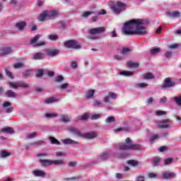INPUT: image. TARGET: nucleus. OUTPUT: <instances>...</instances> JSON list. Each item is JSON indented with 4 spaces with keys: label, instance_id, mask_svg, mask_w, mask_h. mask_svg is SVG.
<instances>
[{
    "label": "nucleus",
    "instance_id": "39448f33",
    "mask_svg": "<svg viewBox=\"0 0 181 181\" xmlns=\"http://www.w3.org/2000/svg\"><path fill=\"white\" fill-rule=\"evenodd\" d=\"M125 6H127L125 3L117 1L116 4H113L110 6V9L112 11V12H114V13L118 15L125 9Z\"/></svg>",
    "mask_w": 181,
    "mask_h": 181
},
{
    "label": "nucleus",
    "instance_id": "a19ab883",
    "mask_svg": "<svg viewBox=\"0 0 181 181\" xmlns=\"http://www.w3.org/2000/svg\"><path fill=\"white\" fill-rule=\"evenodd\" d=\"M49 140L51 141V144L52 145H61V143L54 137H49Z\"/></svg>",
    "mask_w": 181,
    "mask_h": 181
},
{
    "label": "nucleus",
    "instance_id": "6ab92c4d",
    "mask_svg": "<svg viewBox=\"0 0 181 181\" xmlns=\"http://www.w3.org/2000/svg\"><path fill=\"white\" fill-rule=\"evenodd\" d=\"M64 145H76L78 144L76 141L72 140L71 139H64L62 140Z\"/></svg>",
    "mask_w": 181,
    "mask_h": 181
},
{
    "label": "nucleus",
    "instance_id": "cd10ccee",
    "mask_svg": "<svg viewBox=\"0 0 181 181\" xmlns=\"http://www.w3.org/2000/svg\"><path fill=\"white\" fill-rule=\"evenodd\" d=\"M46 18H48L47 11H42V13L41 14H40V16H38V20L40 21V22H43V21H45V19H46Z\"/></svg>",
    "mask_w": 181,
    "mask_h": 181
},
{
    "label": "nucleus",
    "instance_id": "4be33fe9",
    "mask_svg": "<svg viewBox=\"0 0 181 181\" xmlns=\"http://www.w3.org/2000/svg\"><path fill=\"white\" fill-rule=\"evenodd\" d=\"M34 176L37 177H45L46 176V173H45V171H42V170H34L33 172Z\"/></svg>",
    "mask_w": 181,
    "mask_h": 181
},
{
    "label": "nucleus",
    "instance_id": "37998d69",
    "mask_svg": "<svg viewBox=\"0 0 181 181\" xmlns=\"http://www.w3.org/2000/svg\"><path fill=\"white\" fill-rule=\"evenodd\" d=\"M93 13H94V12H93V11H85L81 15V17L84 18L85 19H87V18H88V16H90V15H93Z\"/></svg>",
    "mask_w": 181,
    "mask_h": 181
},
{
    "label": "nucleus",
    "instance_id": "58836bf2",
    "mask_svg": "<svg viewBox=\"0 0 181 181\" xmlns=\"http://www.w3.org/2000/svg\"><path fill=\"white\" fill-rule=\"evenodd\" d=\"M11 153L6 151H1L0 153L1 158H8V156H11Z\"/></svg>",
    "mask_w": 181,
    "mask_h": 181
},
{
    "label": "nucleus",
    "instance_id": "5701e85b",
    "mask_svg": "<svg viewBox=\"0 0 181 181\" xmlns=\"http://www.w3.org/2000/svg\"><path fill=\"white\" fill-rule=\"evenodd\" d=\"M42 166L46 167V166H52L53 165V160H40Z\"/></svg>",
    "mask_w": 181,
    "mask_h": 181
},
{
    "label": "nucleus",
    "instance_id": "c85d7f7f",
    "mask_svg": "<svg viewBox=\"0 0 181 181\" xmlns=\"http://www.w3.org/2000/svg\"><path fill=\"white\" fill-rule=\"evenodd\" d=\"M128 67H130L131 69H136L139 67V64L138 62H134L132 61H129L127 62Z\"/></svg>",
    "mask_w": 181,
    "mask_h": 181
},
{
    "label": "nucleus",
    "instance_id": "aec40b11",
    "mask_svg": "<svg viewBox=\"0 0 181 181\" xmlns=\"http://www.w3.org/2000/svg\"><path fill=\"white\" fill-rule=\"evenodd\" d=\"M94 94H95V90L94 89H90L88 91H86L85 95L86 100H89V98H93L94 97Z\"/></svg>",
    "mask_w": 181,
    "mask_h": 181
},
{
    "label": "nucleus",
    "instance_id": "9b49d317",
    "mask_svg": "<svg viewBox=\"0 0 181 181\" xmlns=\"http://www.w3.org/2000/svg\"><path fill=\"white\" fill-rule=\"evenodd\" d=\"M97 136H98V134L95 132H86L82 134V138H85V139H94Z\"/></svg>",
    "mask_w": 181,
    "mask_h": 181
},
{
    "label": "nucleus",
    "instance_id": "20e7f679",
    "mask_svg": "<svg viewBox=\"0 0 181 181\" xmlns=\"http://www.w3.org/2000/svg\"><path fill=\"white\" fill-rule=\"evenodd\" d=\"M104 32H105V28L104 27L90 28L88 30V33H89L88 39H90V40H98L100 37L97 35H100V33H104Z\"/></svg>",
    "mask_w": 181,
    "mask_h": 181
},
{
    "label": "nucleus",
    "instance_id": "bf43d9fd",
    "mask_svg": "<svg viewBox=\"0 0 181 181\" xmlns=\"http://www.w3.org/2000/svg\"><path fill=\"white\" fill-rule=\"evenodd\" d=\"M45 71L43 69H39L37 72L36 77H42Z\"/></svg>",
    "mask_w": 181,
    "mask_h": 181
},
{
    "label": "nucleus",
    "instance_id": "393cba45",
    "mask_svg": "<svg viewBox=\"0 0 181 181\" xmlns=\"http://www.w3.org/2000/svg\"><path fill=\"white\" fill-rule=\"evenodd\" d=\"M143 78L144 80H154L155 75L151 72H147L143 75Z\"/></svg>",
    "mask_w": 181,
    "mask_h": 181
},
{
    "label": "nucleus",
    "instance_id": "680f3d73",
    "mask_svg": "<svg viewBox=\"0 0 181 181\" xmlns=\"http://www.w3.org/2000/svg\"><path fill=\"white\" fill-rule=\"evenodd\" d=\"M58 27L61 29H64L66 28V23H64L62 21H60L59 23H58Z\"/></svg>",
    "mask_w": 181,
    "mask_h": 181
},
{
    "label": "nucleus",
    "instance_id": "f03ea898",
    "mask_svg": "<svg viewBox=\"0 0 181 181\" xmlns=\"http://www.w3.org/2000/svg\"><path fill=\"white\" fill-rule=\"evenodd\" d=\"M126 144H119V146H116L115 152L118 151H139L141 149V145L134 144V142L129 137L125 140Z\"/></svg>",
    "mask_w": 181,
    "mask_h": 181
},
{
    "label": "nucleus",
    "instance_id": "7c9ffc66",
    "mask_svg": "<svg viewBox=\"0 0 181 181\" xmlns=\"http://www.w3.org/2000/svg\"><path fill=\"white\" fill-rule=\"evenodd\" d=\"M132 52V49L124 47L122 48L121 51V54H123V56H127V54H130V53Z\"/></svg>",
    "mask_w": 181,
    "mask_h": 181
},
{
    "label": "nucleus",
    "instance_id": "bb28decb",
    "mask_svg": "<svg viewBox=\"0 0 181 181\" xmlns=\"http://www.w3.org/2000/svg\"><path fill=\"white\" fill-rule=\"evenodd\" d=\"M90 118V114L88 113H85L83 115L78 116L76 117V121H86Z\"/></svg>",
    "mask_w": 181,
    "mask_h": 181
},
{
    "label": "nucleus",
    "instance_id": "4d7b16f0",
    "mask_svg": "<svg viewBox=\"0 0 181 181\" xmlns=\"http://www.w3.org/2000/svg\"><path fill=\"white\" fill-rule=\"evenodd\" d=\"M64 80V77H63V76H58L56 78H55V81L57 83H60V81H63Z\"/></svg>",
    "mask_w": 181,
    "mask_h": 181
},
{
    "label": "nucleus",
    "instance_id": "2eb2a0df",
    "mask_svg": "<svg viewBox=\"0 0 181 181\" xmlns=\"http://www.w3.org/2000/svg\"><path fill=\"white\" fill-rule=\"evenodd\" d=\"M162 176L163 179L168 180V179L176 177V173H169V171H165L163 173Z\"/></svg>",
    "mask_w": 181,
    "mask_h": 181
},
{
    "label": "nucleus",
    "instance_id": "c756f323",
    "mask_svg": "<svg viewBox=\"0 0 181 181\" xmlns=\"http://www.w3.org/2000/svg\"><path fill=\"white\" fill-rule=\"evenodd\" d=\"M33 74L32 69H27L23 72V78H28V77H30Z\"/></svg>",
    "mask_w": 181,
    "mask_h": 181
},
{
    "label": "nucleus",
    "instance_id": "f704fd0d",
    "mask_svg": "<svg viewBox=\"0 0 181 181\" xmlns=\"http://www.w3.org/2000/svg\"><path fill=\"white\" fill-rule=\"evenodd\" d=\"M158 53H160V48H153L150 50V54H152V56H155V54H158Z\"/></svg>",
    "mask_w": 181,
    "mask_h": 181
},
{
    "label": "nucleus",
    "instance_id": "1a4fd4ad",
    "mask_svg": "<svg viewBox=\"0 0 181 181\" xmlns=\"http://www.w3.org/2000/svg\"><path fill=\"white\" fill-rule=\"evenodd\" d=\"M64 46H66V47H69V49H81V46L78 45V42L74 40L65 42Z\"/></svg>",
    "mask_w": 181,
    "mask_h": 181
},
{
    "label": "nucleus",
    "instance_id": "ddd939ff",
    "mask_svg": "<svg viewBox=\"0 0 181 181\" xmlns=\"http://www.w3.org/2000/svg\"><path fill=\"white\" fill-rule=\"evenodd\" d=\"M68 131L71 132V134H73L74 135H76V136H79L80 138H83V133L80 131V129L76 128V127H69L68 129Z\"/></svg>",
    "mask_w": 181,
    "mask_h": 181
},
{
    "label": "nucleus",
    "instance_id": "a18cd8bd",
    "mask_svg": "<svg viewBox=\"0 0 181 181\" xmlns=\"http://www.w3.org/2000/svg\"><path fill=\"white\" fill-rule=\"evenodd\" d=\"M135 87H136V88H145V87H148V84L146 83H136V84L135 85Z\"/></svg>",
    "mask_w": 181,
    "mask_h": 181
},
{
    "label": "nucleus",
    "instance_id": "6e6552de",
    "mask_svg": "<svg viewBox=\"0 0 181 181\" xmlns=\"http://www.w3.org/2000/svg\"><path fill=\"white\" fill-rule=\"evenodd\" d=\"M175 81H172V78L170 77L165 78L164 79L163 83L161 85L162 90H165V88H170L172 87H175Z\"/></svg>",
    "mask_w": 181,
    "mask_h": 181
},
{
    "label": "nucleus",
    "instance_id": "72a5a7b5",
    "mask_svg": "<svg viewBox=\"0 0 181 181\" xmlns=\"http://www.w3.org/2000/svg\"><path fill=\"white\" fill-rule=\"evenodd\" d=\"M115 132H121V131H123L124 132H129L131 131V128L129 127H119L116 129Z\"/></svg>",
    "mask_w": 181,
    "mask_h": 181
},
{
    "label": "nucleus",
    "instance_id": "8fccbe9b",
    "mask_svg": "<svg viewBox=\"0 0 181 181\" xmlns=\"http://www.w3.org/2000/svg\"><path fill=\"white\" fill-rule=\"evenodd\" d=\"M99 118H101V114H95L90 117V119L92 120L98 119Z\"/></svg>",
    "mask_w": 181,
    "mask_h": 181
},
{
    "label": "nucleus",
    "instance_id": "f257e3e1",
    "mask_svg": "<svg viewBox=\"0 0 181 181\" xmlns=\"http://www.w3.org/2000/svg\"><path fill=\"white\" fill-rule=\"evenodd\" d=\"M143 25V20L132 19L124 23L122 31L124 35L144 36V35H146V28L144 27Z\"/></svg>",
    "mask_w": 181,
    "mask_h": 181
},
{
    "label": "nucleus",
    "instance_id": "ea45409f",
    "mask_svg": "<svg viewBox=\"0 0 181 181\" xmlns=\"http://www.w3.org/2000/svg\"><path fill=\"white\" fill-rule=\"evenodd\" d=\"M127 163L128 165H131V166H133V167L138 166V165H139V162L135 160H127Z\"/></svg>",
    "mask_w": 181,
    "mask_h": 181
},
{
    "label": "nucleus",
    "instance_id": "de8ad7c7",
    "mask_svg": "<svg viewBox=\"0 0 181 181\" xmlns=\"http://www.w3.org/2000/svg\"><path fill=\"white\" fill-rule=\"evenodd\" d=\"M24 66L25 64L23 62H18L14 64L13 67L14 69H22Z\"/></svg>",
    "mask_w": 181,
    "mask_h": 181
},
{
    "label": "nucleus",
    "instance_id": "0e129e2a",
    "mask_svg": "<svg viewBox=\"0 0 181 181\" xmlns=\"http://www.w3.org/2000/svg\"><path fill=\"white\" fill-rule=\"evenodd\" d=\"M101 105V101L95 100L93 107H100Z\"/></svg>",
    "mask_w": 181,
    "mask_h": 181
},
{
    "label": "nucleus",
    "instance_id": "c9c22d12",
    "mask_svg": "<svg viewBox=\"0 0 181 181\" xmlns=\"http://www.w3.org/2000/svg\"><path fill=\"white\" fill-rule=\"evenodd\" d=\"M52 165H54L55 166H62V165H64V161H63V160H52Z\"/></svg>",
    "mask_w": 181,
    "mask_h": 181
},
{
    "label": "nucleus",
    "instance_id": "338daca9",
    "mask_svg": "<svg viewBox=\"0 0 181 181\" xmlns=\"http://www.w3.org/2000/svg\"><path fill=\"white\" fill-rule=\"evenodd\" d=\"M136 181H145V177L144 176H139L136 178Z\"/></svg>",
    "mask_w": 181,
    "mask_h": 181
},
{
    "label": "nucleus",
    "instance_id": "b1692460",
    "mask_svg": "<svg viewBox=\"0 0 181 181\" xmlns=\"http://www.w3.org/2000/svg\"><path fill=\"white\" fill-rule=\"evenodd\" d=\"M1 52L2 54H9L12 53V48L11 47H3L1 49Z\"/></svg>",
    "mask_w": 181,
    "mask_h": 181
},
{
    "label": "nucleus",
    "instance_id": "473e14b6",
    "mask_svg": "<svg viewBox=\"0 0 181 181\" xmlns=\"http://www.w3.org/2000/svg\"><path fill=\"white\" fill-rule=\"evenodd\" d=\"M120 76H125L129 77L130 76H134V72L131 71H123L119 72Z\"/></svg>",
    "mask_w": 181,
    "mask_h": 181
},
{
    "label": "nucleus",
    "instance_id": "4c0bfd02",
    "mask_svg": "<svg viewBox=\"0 0 181 181\" xmlns=\"http://www.w3.org/2000/svg\"><path fill=\"white\" fill-rule=\"evenodd\" d=\"M1 132H6V134H13V129L11 127H6L1 129Z\"/></svg>",
    "mask_w": 181,
    "mask_h": 181
},
{
    "label": "nucleus",
    "instance_id": "4468645a",
    "mask_svg": "<svg viewBox=\"0 0 181 181\" xmlns=\"http://www.w3.org/2000/svg\"><path fill=\"white\" fill-rule=\"evenodd\" d=\"M117 97H118L117 93L114 92H109L108 95L105 96L103 100L105 103H110V98H112V100H117Z\"/></svg>",
    "mask_w": 181,
    "mask_h": 181
},
{
    "label": "nucleus",
    "instance_id": "e2e57ef3",
    "mask_svg": "<svg viewBox=\"0 0 181 181\" xmlns=\"http://www.w3.org/2000/svg\"><path fill=\"white\" fill-rule=\"evenodd\" d=\"M164 56L166 57V59H170V57L173 56V53L172 52H167L164 54Z\"/></svg>",
    "mask_w": 181,
    "mask_h": 181
},
{
    "label": "nucleus",
    "instance_id": "423d86ee",
    "mask_svg": "<svg viewBox=\"0 0 181 181\" xmlns=\"http://www.w3.org/2000/svg\"><path fill=\"white\" fill-rule=\"evenodd\" d=\"M8 86L11 88H14L16 90L19 88V87H21V88H25V89L29 88V85L26 83H24L22 81H17V82H10Z\"/></svg>",
    "mask_w": 181,
    "mask_h": 181
},
{
    "label": "nucleus",
    "instance_id": "774afa93",
    "mask_svg": "<svg viewBox=\"0 0 181 181\" xmlns=\"http://www.w3.org/2000/svg\"><path fill=\"white\" fill-rule=\"evenodd\" d=\"M160 152H166L168 151L167 146H160L159 148Z\"/></svg>",
    "mask_w": 181,
    "mask_h": 181
},
{
    "label": "nucleus",
    "instance_id": "f8f14e48",
    "mask_svg": "<svg viewBox=\"0 0 181 181\" xmlns=\"http://www.w3.org/2000/svg\"><path fill=\"white\" fill-rule=\"evenodd\" d=\"M45 53L47 56H49V57H54L60 53V50L59 49H45Z\"/></svg>",
    "mask_w": 181,
    "mask_h": 181
},
{
    "label": "nucleus",
    "instance_id": "2f4dec72",
    "mask_svg": "<svg viewBox=\"0 0 181 181\" xmlns=\"http://www.w3.org/2000/svg\"><path fill=\"white\" fill-rule=\"evenodd\" d=\"M61 122H64L65 124L69 122L70 117L67 115H61Z\"/></svg>",
    "mask_w": 181,
    "mask_h": 181
},
{
    "label": "nucleus",
    "instance_id": "c03bdc74",
    "mask_svg": "<svg viewBox=\"0 0 181 181\" xmlns=\"http://www.w3.org/2000/svg\"><path fill=\"white\" fill-rule=\"evenodd\" d=\"M159 162H160V158H159V157L154 158L153 159V166H158V165H159Z\"/></svg>",
    "mask_w": 181,
    "mask_h": 181
},
{
    "label": "nucleus",
    "instance_id": "9d476101",
    "mask_svg": "<svg viewBox=\"0 0 181 181\" xmlns=\"http://www.w3.org/2000/svg\"><path fill=\"white\" fill-rule=\"evenodd\" d=\"M170 127H172V122L169 119H163L158 124V127L162 129L170 128Z\"/></svg>",
    "mask_w": 181,
    "mask_h": 181
},
{
    "label": "nucleus",
    "instance_id": "f3484780",
    "mask_svg": "<svg viewBox=\"0 0 181 181\" xmlns=\"http://www.w3.org/2000/svg\"><path fill=\"white\" fill-rule=\"evenodd\" d=\"M47 13L48 14L49 19H55V18L59 16V11L57 10H51L47 11Z\"/></svg>",
    "mask_w": 181,
    "mask_h": 181
},
{
    "label": "nucleus",
    "instance_id": "a211bd4d",
    "mask_svg": "<svg viewBox=\"0 0 181 181\" xmlns=\"http://www.w3.org/2000/svg\"><path fill=\"white\" fill-rule=\"evenodd\" d=\"M34 60H43L45 59V54L42 52H35L33 54Z\"/></svg>",
    "mask_w": 181,
    "mask_h": 181
},
{
    "label": "nucleus",
    "instance_id": "6e6d98bb",
    "mask_svg": "<svg viewBox=\"0 0 181 181\" xmlns=\"http://www.w3.org/2000/svg\"><path fill=\"white\" fill-rule=\"evenodd\" d=\"M159 138V135L158 134H154L150 137V141L151 142H154V141H156Z\"/></svg>",
    "mask_w": 181,
    "mask_h": 181
},
{
    "label": "nucleus",
    "instance_id": "a878e982",
    "mask_svg": "<svg viewBox=\"0 0 181 181\" xmlns=\"http://www.w3.org/2000/svg\"><path fill=\"white\" fill-rule=\"evenodd\" d=\"M5 95L8 98H16V93L12 90H8L5 93Z\"/></svg>",
    "mask_w": 181,
    "mask_h": 181
},
{
    "label": "nucleus",
    "instance_id": "e433bc0d",
    "mask_svg": "<svg viewBox=\"0 0 181 181\" xmlns=\"http://www.w3.org/2000/svg\"><path fill=\"white\" fill-rule=\"evenodd\" d=\"M49 40H52V42H55V40H59V35L56 34H51L48 35Z\"/></svg>",
    "mask_w": 181,
    "mask_h": 181
},
{
    "label": "nucleus",
    "instance_id": "13d9d810",
    "mask_svg": "<svg viewBox=\"0 0 181 181\" xmlns=\"http://www.w3.org/2000/svg\"><path fill=\"white\" fill-rule=\"evenodd\" d=\"M165 103H168V98L163 96L160 99V104H165Z\"/></svg>",
    "mask_w": 181,
    "mask_h": 181
},
{
    "label": "nucleus",
    "instance_id": "0eeeda50",
    "mask_svg": "<svg viewBox=\"0 0 181 181\" xmlns=\"http://www.w3.org/2000/svg\"><path fill=\"white\" fill-rule=\"evenodd\" d=\"M40 34H37L33 38L30 40V44L33 45V47H40V46H45L46 42L45 41H40V42H36L39 39H40Z\"/></svg>",
    "mask_w": 181,
    "mask_h": 181
},
{
    "label": "nucleus",
    "instance_id": "052dcab7",
    "mask_svg": "<svg viewBox=\"0 0 181 181\" xmlns=\"http://www.w3.org/2000/svg\"><path fill=\"white\" fill-rule=\"evenodd\" d=\"M36 135H37V134L36 132H33L31 134H28L27 135V138H28L29 139H32V138H35V136H36Z\"/></svg>",
    "mask_w": 181,
    "mask_h": 181
},
{
    "label": "nucleus",
    "instance_id": "49530a36",
    "mask_svg": "<svg viewBox=\"0 0 181 181\" xmlns=\"http://www.w3.org/2000/svg\"><path fill=\"white\" fill-rule=\"evenodd\" d=\"M105 122L107 124H111L112 122H115V117H109L107 118H106L105 119Z\"/></svg>",
    "mask_w": 181,
    "mask_h": 181
},
{
    "label": "nucleus",
    "instance_id": "412c9836",
    "mask_svg": "<svg viewBox=\"0 0 181 181\" xmlns=\"http://www.w3.org/2000/svg\"><path fill=\"white\" fill-rule=\"evenodd\" d=\"M26 25H27L26 22H25V21H20V22H18L16 24V28L17 29H18V30L22 31V30H23L25 29Z\"/></svg>",
    "mask_w": 181,
    "mask_h": 181
},
{
    "label": "nucleus",
    "instance_id": "603ef678",
    "mask_svg": "<svg viewBox=\"0 0 181 181\" xmlns=\"http://www.w3.org/2000/svg\"><path fill=\"white\" fill-rule=\"evenodd\" d=\"M156 115H157V117H160V115H166V112L163 110H156Z\"/></svg>",
    "mask_w": 181,
    "mask_h": 181
},
{
    "label": "nucleus",
    "instance_id": "69168bd1",
    "mask_svg": "<svg viewBox=\"0 0 181 181\" xmlns=\"http://www.w3.org/2000/svg\"><path fill=\"white\" fill-rule=\"evenodd\" d=\"M114 58L118 61L124 60V57L121 55H115Z\"/></svg>",
    "mask_w": 181,
    "mask_h": 181
},
{
    "label": "nucleus",
    "instance_id": "79ce46f5",
    "mask_svg": "<svg viewBox=\"0 0 181 181\" xmlns=\"http://www.w3.org/2000/svg\"><path fill=\"white\" fill-rule=\"evenodd\" d=\"M57 99L54 98H49L45 100V104H52V103H56Z\"/></svg>",
    "mask_w": 181,
    "mask_h": 181
},
{
    "label": "nucleus",
    "instance_id": "3c124183",
    "mask_svg": "<svg viewBox=\"0 0 181 181\" xmlns=\"http://www.w3.org/2000/svg\"><path fill=\"white\" fill-rule=\"evenodd\" d=\"M6 74L9 77V78H13V75L12 74V72L9 71V67L6 69Z\"/></svg>",
    "mask_w": 181,
    "mask_h": 181
},
{
    "label": "nucleus",
    "instance_id": "864d4df0",
    "mask_svg": "<svg viewBox=\"0 0 181 181\" xmlns=\"http://www.w3.org/2000/svg\"><path fill=\"white\" fill-rule=\"evenodd\" d=\"M78 66V65L77 61H72L71 62V69H77Z\"/></svg>",
    "mask_w": 181,
    "mask_h": 181
},
{
    "label": "nucleus",
    "instance_id": "5fc2aeb1",
    "mask_svg": "<svg viewBox=\"0 0 181 181\" xmlns=\"http://www.w3.org/2000/svg\"><path fill=\"white\" fill-rule=\"evenodd\" d=\"M45 117H46V118H53L54 117H57V114H56V113H46Z\"/></svg>",
    "mask_w": 181,
    "mask_h": 181
},
{
    "label": "nucleus",
    "instance_id": "09e8293b",
    "mask_svg": "<svg viewBox=\"0 0 181 181\" xmlns=\"http://www.w3.org/2000/svg\"><path fill=\"white\" fill-rule=\"evenodd\" d=\"M173 162V158H168L164 160V165L167 166L168 165H170Z\"/></svg>",
    "mask_w": 181,
    "mask_h": 181
},
{
    "label": "nucleus",
    "instance_id": "dca6fc26",
    "mask_svg": "<svg viewBox=\"0 0 181 181\" xmlns=\"http://www.w3.org/2000/svg\"><path fill=\"white\" fill-rule=\"evenodd\" d=\"M165 15L167 18H179V16H180V12L177 11H173V12L166 11Z\"/></svg>",
    "mask_w": 181,
    "mask_h": 181
},
{
    "label": "nucleus",
    "instance_id": "7ed1b4c3",
    "mask_svg": "<svg viewBox=\"0 0 181 181\" xmlns=\"http://www.w3.org/2000/svg\"><path fill=\"white\" fill-rule=\"evenodd\" d=\"M111 156H116V158H128V154H115L112 153V151H104L101 154H100L98 157V160L99 162H104L105 160H108V158H111Z\"/></svg>",
    "mask_w": 181,
    "mask_h": 181
}]
</instances>
